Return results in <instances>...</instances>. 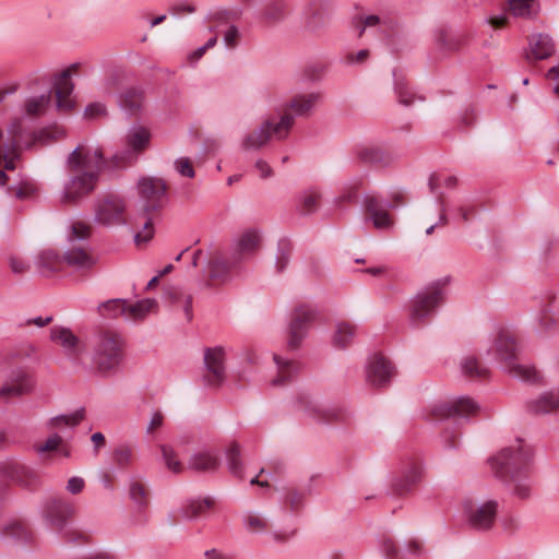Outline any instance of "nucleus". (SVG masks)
I'll return each instance as SVG.
<instances>
[{"instance_id": "f257e3e1", "label": "nucleus", "mask_w": 559, "mask_h": 559, "mask_svg": "<svg viewBox=\"0 0 559 559\" xmlns=\"http://www.w3.org/2000/svg\"><path fill=\"white\" fill-rule=\"evenodd\" d=\"M531 460V448L523 440L518 439L490 457L488 464L493 475L507 484L515 497L527 499L532 490L528 477Z\"/></svg>"}, {"instance_id": "f03ea898", "label": "nucleus", "mask_w": 559, "mask_h": 559, "mask_svg": "<svg viewBox=\"0 0 559 559\" xmlns=\"http://www.w3.org/2000/svg\"><path fill=\"white\" fill-rule=\"evenodd\" d=\"M519 350L513 333L502 329L495 336L489 353L493 354L495 358L503 364L504 370L514 378L532 383L538 382L540 376L534 367L516 362Z\"/></svg>"}, {"instance_id": "7ed1b4c3", "label": "nucleus", "mask_w": 559, "mask_h": 559, "mask_svg": "<svg viewBox=\"0 0 559 559\" xmlns=\"http://www.w3.org/2000/svg\"><path fill=\"white\" fill-rule=\"evenodd\" d=\"M124 356V340L114 331L99 332L92 345V364L97 373H115Z\"/></svg>"}, {"instance_id": "20e7f679", "label": "nucleus", "mask_w": 559, "mask_h": 559, "mask_svg": "<svg viewBox=\"0 0 559 559\" xmlns=\"http://www.w3.org/2000/svg\"><path fill=\"white\" fill-rule=\"evenodd\" d=\"M293 126L294 117L289 112L282 115L277 121L267 119L243 139L242 146L246 150H259L272 138L284 140L288 136Z\"/></svg>"}, {"instance_id": "39448f33", "label": "nucleus", "mask_w": 559, "mask_h": 559, "mask_svg": "<svg viewBox=\"0 0 559 559\" xmlns=\"http://www.w3.org/2000/svg\"><path fill=\"white\" fill-rule=\"evenodd\" d=\"M94 219L103 226H116L131 224L136 226L135 222L127 217L126 200L118 194H108L98 199L94 206Z\"/></svg>"}, {"instance_id": "423d86ee", "label": "nucleus", "mask_w": 559, "mask_h": 559, "mask_svg": "<svg viewBox=\"0 0 559 559\" xmlns=\"http://www.w3.org/2000/svg\"><path fill=\"white\" fill-rule=\"evenodd\" d=\"M69 173H94L99 176L105 165L103 151L99 146L80 144L67 159Z\"/></svg>"}, {"instance_id": "0eeeda50", "label": "nucleus", "mask_w": 559, "mask_h": 559, "mask_svg": "<svg viewBox=\"0 0 559 559\" xmlns=\"http://www.w3.org/2000/svg\"><path fill=\"white\" fill-rule=\"evenodd\" d=\"M166 183L156 177H142L136 183L138 195L142 202L144 215L158 211L166 199Z\"/></svg>"}, {"instance_id": "6e6552de", "label": "nucleus", "mask_w": 559, "mask_h": 559, "mask_svg": "<svg viewBox=\"0 0 559 559\" xmlns=\"http://www.w3.org/2000/svg\"><path fill=\"white\" fill-rule=\"evenodd\" d=\"M498 512V503L488 500L483 503L467 501L464 503V514L467 524L475 531L486 532L493 527Z\"/></svg>"}, {"instance_id": "1a4fd4ad", "label": "nucleus", "mask_w": 559, "mask_h": 559, "mask_svg": "<svg viewBox=\"0 0 559 559\" xmlns=\"http://www.w3.org/2000/svg\"><path fill=\"white\" fill-rule=\"evenodd\" d=\"M479 411V405L471 397L460 396L451 401L438 402L431 407L435 419L467 418Z\"/></svg>"}, {"instance_id": "9d476101", "label": "nucleus", "mask_w": 559, "mask_h": 559, "mask_svg": "<svg viewBox=\"0 0 559 559\" xmlns=\"http://www.w3.org/2000/svg\"><path fill=\"white\" fill-rule=\"evenodd\" d=\"M443 300V293L439 284L432 285L418 293L413 301L411 310V320L413 323H419L429 317L435 308Z\"/></svg>"}, {"instance_id": "9b49d317", "label": "nucleus", "mask_w": 559, "mask_h": 559, "mask_svg": "<svg viewBox=\"0 0 559 559\" xmlns=\"http://www.w3.org/2000/svg\"><path fill=\"white\" fill-rule=\"evenodd\" d=\"M333 5L329 0H310L304 10V23L308 32L319 33L331 22Z\"/></svg>"}, {"instance_id": "f8f14e48", "label": "nucleus", "mask_w": 559, "mask_h": 559, "mask_svg": "<svg viewBox=\"0 0 559 559\" xmlns=\"http://www.w3.org/2000/svg\"><path fill=\"white\" fill-rule=\"evenodd\" d=\"M314 318L316 312L309 306L302 305L294 310L288 331L287 346L289 349L295 350L300 346Z\"/></svg>"}, {"instance_id": "ddd939ff", "label": "nucleus", "mask_w": 559, "mask_h": 559, "mask_svg": "<svg viewBox=\"0 0 559 559\" xmlns=\"http://www.w3.org/2000/svg\"><path fill=\"white\" fill-rule=\"evenodd\" d=\"M203 380L207 386L218 388L225 380V349L222 346L204 350Z\"/></svg>"}, {"instance_id": "4468645a", "label": "nucleus", "mask_w": 559, "mask_h": 559, "mask_svg": "<svg viewBox=\"0 0 559 559\" xmlns=\"http://www.w3.org/2000/svg\"><path fill=\"white\" fill-rule=\"evenodd\" d=\"M150 141L151 133L147 129L140 126L132 127L126 136L127 152L122 156H114L115 165L120 166L123 163H130L136 158L139 154L148 147Z\"/></svg>"}, {"instance_id": "2eb2a0df", "label": "nucleus", "mask_w": 559, "mask_h": 559, "mask_svg": "<svg viewBox=\"0 0 559 559\" xmlns=\"http://www.w3.org/2000/svg\"><path fill=\"white\" fill-rule=\"evenodd\" d=\"M71 178L64 187L62 200L64 202H76L81 198L91 193L98 181V177L94 173H70Z\"/></svg>"}, {"instance_id": "dca6fc26", "label": "nucleus", "mask_w": 559, "mask_h": 559, "mask_svg": "<svg viewBox=\"0 0 559 559\" xmlns=\"http://www.w3.org/2000/svg\"><path fill=\"white\" fill-rule=\"evenodd\" d=\"M74 512L75 508L70 501L58 497L50 498L44 510L45 519L58 530L64 527Z\"/></svg>"}, {"instance_id": "f3484780", "label": "nucleus", "mask_w": 559, "mask_h": 559, "mask_svg": "<svg viewBox=\"0 0 559 559\" xmlns=\"http://www.w3.org/2000/svg\"><path fill=\"white\" fill-rule=\"evenodd\" d=\"M78 68L79 64H72L70 68L60 72L56 78L55 92L57 98V108L60 111L69 112L74 106V103L70 97L74 87L71 81V73Z\"/></svg>"}, {"instance_id": "a211bd4d", "label": "nucleus", "mask_w": 559, "mask_h": 559, "mask_svg": "<svg viewBox=\"0 0 559 559\" xmlns=\"http://www.w3.org/2000/svg\"><path fill=\"white\" fill-rule=\"evenodd\" d=\"M320 93L298 94L284 104L278 114L280 117L285 112H289L294 119L296 117H308L314 107L321 102Z\"/></svg>"}, {"instance_id": "6ab92c4d", "label": "nucleus", "mask_w": 559, "mask_h": 559, "mask_svg": "<svg viewBox=\"0 0 559 559\" xmlns=\"http://www.w3.org/2000/svg\"><path fill=\"white\" fill-rule=\"evenodd\" d=\"M394 370L391 362L381 355H373L369 358L367 365V380L373 386L386 385L392 377Z\"/></svg>"}, {"instance_id": "aec40b11", "label": "nucleus", "mask_w": 559, "mask_h": 559, "mask_svg": "<svg viewBox=\"0 0 559 559\" xmlns=\"http://www.w3.org/2000/svg\"><path fill=\"white\" fill-rule=\"evenodd\" d=\"M260 243L261 235L258 229L245 230L234 242L231 250L234 263H239L245 258L252 255L260 248Z\"/></svg>"}, {"instance_id": "412c9836", "label": "nucleus", "mask_w": 559, "mask_h": 559, "mask_svg": "<svg viewBox=\"0 0 559 559\" xmlns=\"http://www.w3.org/2000/svg\"><path fill=\"white\" fill-rule=\"evenodd\" d=\"M32 383L27 372L21 368L14 369L7 381L0 385V400L23 395L29 392Z\"/></svg>"}, {"instance_id": "4be33fe9", "label": "nucleus", "mask_w": 559, "mask_h": 559, "mask_svg": "<svg viewBox=\"0 0 559 559\" xmlns=\"http://www.w3.org/2000/svg\"><path fill=\"white\" fill-rule=\"evenodd\" d=\"M421 476V464L418 461L408 463L403 468L402 474L393 480V493L402 496L411 492L413 488L419 483Z\"/></svg>"}, {"instance_id": "5701e85b", "label": "nucleus", "mask_w": 559, "mask_h": 559, "mask_svg": "<svg viewBox=\"0 0 559 559\" xmlns=\"http://www.w3.org/2000/svg\"><path fill=\"white\" fill-rule=\"evenodd\" d=\"M366 218L372 222L377 229H389L393 226V218L386 207L374 195H366L364 200Z\"/></svg>"}, {"instance_id": "b1692460", "label": "nucleus", "mask_w": 559, "mask_h": 559, "mask_svg": "<svg viewBox=\"0 0 559 559\" xmlns=\"http://www.w3.org/2000/svg\"><path fill=\"white\" fill-rule=\"evenodd\" d=\"M50 338L53 343L60 345L66 355L71 358H76L82 353V343L72 331L63 326H53L50 330Z\"/></svg>"}, {"instance_id": "393cba45", "label": "nucleus", "mask_w": 559, "mask_h": 559, "mask_svg": "<svg viewBox=\"0 0 559 559\" xmlns=\"http://www.w3.org/2000/svg\"><path fill=\"white\" fill-rule=\"evenodd\" d=\"M63 261L67 266L76 272H87L92 270L97 262L96 258L83 247L69 248L63 253Z\"/></svg>"}, {"instance_id": "a878e982", "label": "nucleus", "mask_w": 559, "mask_h": 559, "mask_svg": "<svg viewBox=\"0 0 559 559\" xmlns=\"http://www.w3.org/2000/svg\"><path fill=\"white\" fill-rule=\"evenodd\" d=\"M526 409L534 415H545L559 411V390L542 393L526 403Z\"/></svg>"}, {"instance_id": "bb28decb", "label": "nucleus", "mask_w": 559, "mask_h": 559, "mask_svg": "<svg viewBox=\"0 0 559 559\" xmlns=\"http://www.w3.org/2000/svg\"><path fill=\"white\" fill-rule=\"evenodd\" d=\"M219 466V457L211 451H200L192 454L188 467L197 472H213Z\"/></svg>"}, {"instance_id": "cd10ccee", "label": "nucleus", "mask_w": 559, "mask_h": 559, "mask_svg": "<svg viewBox=\"0 0 559 559\" xmlns=\"http://www.w3.org/2000/svg\"><path fill=\"white\" fill-rule=\"evenodd\" d=\"M277 366V376L272 380L273 385H283L290 381L299 371L300 366L297 361L285 359L280 355L273 357Z\"/></svg>"}, {"instance_id": "c85d7f7f", "label": "nucleus", "mask_w": 559, "mask_h": 559, "mask_svg": "<svg viewBox=\"0 0 559 559\" xmlns=\"http://www.w3.org/2000/svg\"><path fill=\"white\" fill-rule=\"evenodd\" d=\"M508 8L514 17L535 19L540 10L538 0H508Z\"/></svg>"}, {"instance_id": "c756f323", "label": "nucleus", "mask_w": 559, "mask_h": 559, "mask_svg": "<svg viewBox=\"0 0 559 559\" xmlns=\"http://www.w3.org/2000/svg\"><path fill=\"white\" fill-rule=\"evenodd\" d=\"M36 264L41 274L49 275L62 270L64 264L63 255H59V253L52 249H45L37 257Z\"/></svg>"}, {"instance_id": "7c9ffc66", "label": "nucleus", "mask_w": 559, "mask_h": 559, "mask_svg": "<svg viewBox=\"0 0 559 559\" xmlns=\"http://www.w3.org/2000/svg\"><path fill=\"white\" fill-rule=\"evenodd\" d=\"M51 103V92L31 96L23 104V112L27 117L37 118L46 114Z\"/></svg>"}, {"instance_id": "2f4dec72", "label": "nucleus", "mask_w": 559, "mask_h": 559, "mask_svg": "<svg viewBox=\"0 0 559 559\" xmlns=\"http://www.w3.org/2000/svg\"><path fill=\"white\" fill-rule=\"evenodd\" d=\"M119 105L127 115L135 116L142 109L143 93L135 88H130L120 95Z\"/></svg>"}, {"instance_id": "473e14b6", "label": "nucleus", "mask_w": 559, "mask_h": 559, "mask_svg": "<svg viewBox=\"0 0 559 559\" xmlns=\"http://www.w3.org/2000/svg\"><path fill=\"white\" fill-rule=\"evenodd\" d=\"M155 307L157 302L155 299L146 298L129 304L126 300V320L138 321L144 319Z\"/></svg>"}, {"instance_id": "72a5a7b5", "label": "nucleus", "mask_w": 559, "mask_h": 559, "mask_svg": "<svg viewBox=\"0 0 559 559\" xmlns=\"http://www.w3.org/2000/svg\"><path fill=\"white\" fill-rule=\"evenodd\" d=\"M214 506L211 497L188 500L181 508L180 513L183 518L192 520L203 514Z\"/></svg>"}, {"instance_id": "f704fd0d", "label": "nucleus", "mask_w": 559, "mask_h": 559, "mask_svg": "<svg viewBox=\"0 0 559 559\" xmlns=\"http://www.w3.org/2000/svg\"><path fill=\"white\" fill-rule=\"evenodd\" d=\"M165 297L171 304L182 307L188 320L192 319V296L190 294L179 287L170 286L166 288Z\"/></svg>"}, {"instance_id": "c9c22d12", "label": "nucleus", "mask_w": 559, "mask_h": 559, "mask_svg": "<svg viewBox=\"0 0 559 559\" xmlns=\"http://www.w3.org/2000/svg\"><path fill=\"white\" fill-rule=\"evenodd\" d=\"M531 48L536 59H547L554 53L555 44L549 35L537 34L531 39Z\"/></svg>"}, {"instance_id": "e433bc0d", "label": "nucleus", "mask_w": 559, "mask_h": 559, "mask_svg": "<svg viewBox=\"0 0 559 559\" xmlns=\"http://www.w3.org/2000/svg\"><path fill=\"white\" fill-rule=\"evenodd\" d=\"M238 263H234V257L225 259L224 257H215L209 264V274L213 280L224 281L227 278L230 270Z\"/></svg>"}, {"instance_id": "4c0bfd02", "label": "nucleus", "mask_w": 559, "mask_h": 559, "mask_svg": "<svg viewBox=\"0 0 559 559\" xmlns=\"http://www.w3.org/2000/svg\"><path fill=\"white\" fill-rule=\"evenodd\" d=\"M321 193L314 188L305 190L299 197L298 212L302 215H309L314 213L320 205Z\"/></svg>"}, {"instance_id": "58836bf2", "label": "nucleus", "mask_w": 559, "mask_h": 559, "mask_svg": "<svg viewBox=\"0 0 559 559\" xmlns=\"http://www.w3.org/2000/svg\"><path fill=\"white\" fill-rule=\"evenodd\" d=\"M97 311L100 317L116 319L126 316V299H110L98 305Z\"/></svg>"}, {"instance_id": "ea45409f", "label": "nucleus", "mask_w": 559, "mask_h": 559, "mask_svg": "<svg viewBox=\"0 0 559 559\" xmlns=\"http://www.w3.org/2000/svg\"><path fill=\"white\" fill-rule=\"evenodd\" d=\"M356 334V326L349 322H338L333 336V344L336 347L344 348L348 346Z\"/></svg>"}, {"instance_id": "a19ab883", "label": "nucleus", "mask_w": 559, "mask_h": 559, "mask_svg": "<svg viewBox=\"0 0 559 559\" xmlns=\"http://www.w3.org/2000/svg\"><path fill=\"white\" fill-rule=\"evenodd\" d=\"M227 466L229 472L239 479H243V465L240 460V447L233 442L226 450Z\"/></svg>"}, {"instance_id": "79ce46f5", "label": "nucleus", "mask_w": 559, "mask_h": 559, "mask_svg": "<svg viewBox=\"0 0 559 559\" xmlns=\"http://www.w3.org/2000/svg\"><path fill=\"white\" fill-rule=\"evenodd\" d=\"M84 418V409H78L74 413L69 415H60L51 418L48 421V427L50 429H62L64 427H75L79 425Z\"/></svg>"}, {"instance_id": "37998d69", "label": "nucleus", "mask_w": 559, "mask_h": 559, "mask_svg": "<svg viewBox=\"0 0 559 559\" xmlns=\"http://www.w3.org/2000/svg\"><path fill=\"white\" fill-rule=\"evenodd\" d=\"M287 13V4L284 0H271L266 3L263 17L270 23L282 21Z\"/></svg>"}, {"instance_id": "c03bdc74", "label": "nucleus", "mask_w": 559, "mask_h": 559, "mask_svg": "<svg viewBox=\"0 0 559 559\" xmlns=\"http://www.w3.org/2000/svg\"><path fill=\"white\" fill-rule=\"evenodd\" d=\"M129 496L139 508H144L148 504V490L145 484L140 480H131Z\"/></svg>"}, {"instance_id": "a18cd8bd", "label": "nucleus", "mask_w": 559, "mask_h": 559, "mask_svg": "<svg viewBox=\"0 0 559 559\" xmlns=\"http://www.w3.org/2000/svg\"><path fill=\"white\" fill-rule=\"evenodd\" d=\"M64 136V131L58 127L46 128L33 134V144L40 143L43 145L55 142Z\"/></svg>"}, {"instance_id": "49530a36", "label": "nucleus", "mask_w": 559, "mask_h": 559, "mask_svg": "<svg viewBox=\"0 0 559 559\" xmlns=\"http://www.w3.org/2000/svg\"><path fill=\"white\" fill-rule=\"evenodd\" d=\"M461 367L463 373L469 378H484L488 373V370L481 366L475 357L472 356L464 358Z\"/></svg>"}, {"instance_id": "de8ad7c7", "label": "nucleus", "mask_w": 559, "mask_h": 559, "mask_svg": "<svg viewBox=\"0 0 559 559\" xmlns=\"http://www.w3.org/2000/svg\"><path fill=\"white\" fill-rule=\"evenodd\" d=\"M358 157L366 164H386L384 152L377 147H362L358 151Z\"/></svg>"}, {"instance_id": "09e8293b", "label": "nucleus", "mask_w": 559, "mask_h": 559, "mask_svg": "<svg viewBox=\"0 0 559 559\" xmlns=\"http://www.w3.org/2000/svg\"><path fill=\"white\" fill-rule=\"evenodd\" d=\"M160 450L163 460L167 468L175 474H180L183 471V465L179 461L175 450L169 445H162Z\"/></svg>"}, {"instance_id": "8fccbe9b", "label": "nucleus", "mask_w": 559, "mask_h": 559, "mask_svg": "<svg viewBox=\"0 0 559 559\" xmlns=\"http://www.w3.org/2000/svg\"><path fill=\"white\" fill-rule=\"evenodd\" d=\"M395 93L397 95L399 103L404 106H411L416 99L423 102V97H416L406 86V83L399 78H395Z\"/></svg>"}, {"instance_id": "3c124183", "label": "nucleus", "mask_w": 559, "mask_h": 559, "mask_svg": "<svg viewBox=\"0 0 559 559\" xmlns=\"http://www.w3.org/2000/svg\"><path fill=\"white\" fill-rule=\"evenodd\" d=\"M292 254V246L288 241H281L276 253V269L282 272L287 266Z\"/></svg>"}, {"instance_id": "603ef678", "label": "nucleus", "mask_w": 559, "mask_h": 559, "mask_svg": "<svg viewBox=\"0 0 559 559\" xmlns=\"http://www.w3.org/2000/svg\"><path fill=\"white\" fill-rule=\"evenodd\" d=\"M114 461L119 467H126L133 461V450L129 445H119L114 451Z\"/></svg>"}, {"instance_id": "864d4df0", "label": "nucleus", "mask_w": 559, "mask_h": 559, "mask_svg": "<svg viewBox=\"0 0 559 559\" xmlns=\"http://www.w3.org/2000/svg\"><path fill=\"white\" fill-rule=\"evenodd\" d=\"M245 525L250 532L259 533L267 528V521L258 513H248L245 516Z\"/></svg>"}, {"instance_id": "5fc2aeb1", "label": "nucleus", "mask_w": 559, "mask_h": 559, "mask_svg": "<svg viewBox=\"0 0 559 559\" xmlns=\"http://www.w3.org/2000/svg\"><path fill=\"white\" fill-rule=\"evenodd\" d=\"M144 216L145 221L143 223V228L142 230L138 231L134 236V241L138 246L147 243L154 236L152 217L150 215Z\"/></svg>"}, {"instance_id": "6e6d98bb", "label": "nucleus", "mask_w": 559, "mask_h": 559, "mask_svg": "<svg viewBox=\"0 0 559 559\" xmlns=\"http://www.w3.org/2000/svg\"><path fill=\"white\" fill-rule=\"evenodd\" d=\"M91 235V225L82 222L76 221L71 224V234L69 236L70 241L74 240H84L87 239Z\"/></svg>"}, {"instance_id": "4d7b16f0", "label": "nucleus", "mask_w": 559, "mask_h": 559, "mask_svg": "<svg viewBox=\"0 0 559 559\" xmlns=\"http://www.w3.org/2000/svg\"><path fill=\"white\" fill-rule=\"evenodd\" d=\"M35 187L31 182H21L19 186L8 188V193L19 200H26L35 193Z\"/></svg>"}, {"instance_id": "13d9d810", "label": "nucleus", "mask_w": 559, "mask_h": 559, "mask_svg": "<svg viewBox=\"0 0 559 559\" xmlns=\"http://www.w3.org/2000/svg\"><path fill=\"white\" fill-rule=\"evenodd\" d=\"M5 157L0 159V165L4 164L5 170H13L15 168L14 160L19 157V147H15L14 142H8Z\"/></svg>"}, {"instance_id": "bf43d9fd", "label": "nucleus", "mask_w": 559, "mask_h": 559, "mask_svg": "<svg viewBox=\"0 0 559 559\" xmlns=\"http://www.w3.org/2000/svg\"><path fill=\"white\" fill-rule=\"evenodd\" d=\"M8 142H14L15 147H19V141L23 132V121L21 119H14L8 126Z\"/></svg>"}, {"instance_id": "052dcab7", "label": "nucleus", "mask_w": 559, "mask_h": 559, "mask_svg": "<svg viewBox=\"0 0 559 559\" xmlns=\"http://www.w3.org/2000/svg\"><path fill=\"white\" fill-rule=\"evenodd\" d=\"M7 534L17 539H24L28 537V528L22 522H12L7 528Z\"/></svg>"}, {"instance_id": "680f3d73", "label": "nucleus", "mask_w": 559, "mask_h": 559, "mask_svg": "<svg viewBox=\"0 0 559 559\" xmlns=\"http://www.w3.org/2000/svg\"><path fill=\"white\" fill-rule=\"evenodd\" d=\"M62 443V438L58 433H53L50 436L45 443L36 445V451L38 453H44L48 451H56Z\"/></svg>"}, {"instance_id": "e2e57ef3", "label": "nucleus", "mask_w": 559, "mask_h": 559, "mask_svg": "<svg viewBox=\"0 0 559 559\" xmlns=\"http://www.w3.org/2000/svg\"><path fill=\"white\" fill-rule=\"evenodd\" d=\"M9 266H10V270L14 274H17V275H22V274L26 273L29 269L28 263L25 260H23L22 258L16 257V255L9 257Z\"/></svg>"}, {"instance_id": "0e129e2a", "label": "nucleus", "mask_w": 559, "mask_h": 559, "mask_svg": "<svg viewBox=\"0 0 559 559\" xmlns=\"http://www.w3.org/2000/svg\"><path fill=\"white\" fill-rule=\"evenodd\" d=\"M175 166H176L177 171L180 175L188 177V178L194 177V170H193L192 164L189 158H187V157L178 158L175 163Z\"/></svg>"}, {"instance_id": "69168bd1", "label": "nucleus", "mask_w": 559, "mask_h": 559, "mask_svg": "<svg viewBox=\"0 0 559 559\" xmlns=\"http://www.w3.org/2000/svg\"><path fill=\"white\" fill-rule=\"evenodd\" d=\"M381 550L386 559H395L399 552L394 540L389 537L382 538Z\"/></svg>"}, {"instance_id": "338daca9", "label": "nucleus", "mask_w": 559, "mask_h": 559, "mask_svg": "<svg viewBox=\"0 0 559 559\" xmlns=\"http://www.w3.org/2000/svg\"><path fill=\"white\" fill-rule=\"evenodd\" d=\"M239 31L235 25H230L224 33V43L227 47L234 48L238 44Z\"/></svg>"}, {"instance_id": "774afa93", "label": "nucleus", "mask_w": 559, "mask_h": 559, "mask_svg": "<svg viewBox=\"0 0 559 559\" xmlns=\"http://www.w3.org/2000/svg\"><path fill=\"white\" fill-rule=\"evenodd\" d=\"M380 19L378 15H368L365 19L358 21L355 27L358 29V36H361L366 29V27H371L378 25Z\"/></svg>"}]
</instances>
